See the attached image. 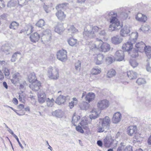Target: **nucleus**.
I'll use <instances>...</instances> for the list:
<instances>
[{
	"label": "nucleus",
	"instance_id": "nucleus-1",
	"mask_svg": "<svg viewBox=\"0 0 151 151\" xmlns=\"http://www.w3.org/2000/svg\"><path fill=\"white\" fill-rule=\"evenodd\" d=\"M105 18L110 20V30L118 31L122 27L120 21L117 18V14L113 11L107 12L105 14Z\"/></svg>",
	"mask_w": 151,
	"mask_h": 151
},
{
	"label": "nucleus",
	"instance_id": "nucleus-2",
	"mask_svg": "<svg viewBox=\"0 0 151 151\" xmlns=\"http://www.w3.org/2000/svg\"><path fill=\"white\" fill-rule=\"evenodd\" d=\"M100 125L98 128L97 132H102L105 131V129H108L110 127L111 123V119L108 116H106L104 118L99 119Z\"/></svg>",
	"mask_w": 151,
	"mask_h": 151
},
{
	"label": "nucleus",
	"instance_id": "nucleus-3",
	"mask_svg": "<svg viewBox=\"0 0 151 151\" xmlns=\"http://www.w3.org/2000/svg\"><path fill=\"white\" fill-rule=\"evenodd\" d=\"M68 4L67 3H64L60 4L56 6V9L57 12L56 13V15L60 20H62L65 18V15L62 10L65 9Z\"/></svg>",
	"mask_w": 151,
	"mask_h": 151
},
{
	"label": "nucleus",
	"instance_id": "nucleus-4",
	"mask_svg": "<svg viewBox=\"0 0 151 151\" xmlns=\"http://www.w3.org/2000/svg\"><path fill=\"white\" fill-rule=\"evenodd\" d=\"M98 40L95 45L97 47L99 48V50L102 52H106L109 51L111 49L110 45L107 43L103 42L100 39H97Z\"/></svg>",
	"mask_w": 151,
	"mask_h": 151
},
{
	"label": "nucleus",
	"instance_id": "nucleus-5",
	"mask_svg": "<svg viewBox=\"0 0 151 151\" xmlns=\"http://www.w3.org/2000/svg\"><path fill=\"white\" fill-rule=\"evenodd\" d=\"M48 76L50 78L56 80L59 77L58 70L52 67H50L48 70Z\"/></svg>",
	"mask_w": 151,
	"mask_h": 151
},
{
	"label": "nucleus",
	"instance_id": "nucleus-6",
	"mask_svg": "<svg viewBox=\"0 0 151 151\" xmlns=\"http://www.w3.org/2000/svg\"><path fill=\"white\" fill-rule=\"evenodd\" d=\"M42 42L43 43L47 42L51 39V31L49 29H46L40 35Z\"/></svg>",
	"mask_w": 151,
	"mask_h": 151
},
{
	"label": "nucleus",
	"instance_id": "nucleus-7",
	"mask_svg": "<svg viewBox=\"0 0 151 151\" xmlns=\"http://www.w3.org/2000/svg\"><path fill=\"white\" fill-rule=\"evenodd\" d=\"M83 35V39L86 40H88L96 37L95 34L92 32L88 31L86 28H84Z\"/></svg>",
	"mask_w": 151,
	"mask_h": 151
},
{
	"label": "nucleus",
	"instance_id": "nucleus-8",
	"mask_svg": "<svg viewBox=\"0 0 151 151\" xmlns=\"http://www.w3.org/2000/svg\"><path fill=\"white\" fill-rule=\"evenodd\" d=\"M57 56L58 59L62 62H64L67 60V52L64 50H60L57 52Z\"/></svg>",
	"mask_w": 151,
	"mask_h": 151
},
{
	"label": "nucleus",
	"instance_id": "nucleus-9",
	"mask_svg": "<svg viewBox=\"0 0 151 151\" xmlns=\"http://www.w3.org/2000/svg\"><path fill=\"white\" fill-rule=\"evenodd\" d=\"M109 101L106 99H104L99 101L97 103L98 108L101 110H103L107 108L109 106Z\"/></svg>",
	"mask_w": 151,
	"mask_h": 151
},
{
	"label": "nucleus",
	"instance_id": "nucleus-10",
	"mask_svg": "<svg viewBox=\"0 0 151 151\" xmlns=\"http://www.w3.org/2000/svg\"><path fill=\"white\" fill-rule=\"evenodd\" d=\"M38 100L40 104L43 103L46 99V94L44 91L40 90L37 93Z\"/></svg>",
	"mask_w": 151,
	"mask_h": 151
},
{
	"label": "nucleus",
	"instance_id": "nucleus-11",
	"mask_svg": "<svg viewBox=\"0 0 151 151\" xmlns=\"http://www.w3.org/2000/svg\"><path fill=\"white\" fill-rule=\"evenodd\" d=\"M29 87L33 91H37L40 89L41 83L38 81H36L29 85Z\"/></svg>",
	"mask_w": 151,
	"mask_h": 151
},
{
	"label": "nucleus",
	"instance_id": "nucleus-12",
	"mask_svg": "<svg viewBox=\"0 0 151 151\" xmlns=\"http://www.w3.org/2000/svg\"><path fill=\"white\" fill-rule=\"evenodd\" d=\"M114 56L115 60L117 61H121L124 59V52L121 50H118L116 52Z\"/></svg>",
	"mask_w": 151,
	"mask_h": 151
},
{
	"label": "nucleus",
	"instance_id": "nucleus-13",
	"mask_svg": "<svg viewBox=\"0 0 151 151\" xmlns=\"http://www.w3.org/2000/svg\"><path fill=\"white\" fill-rule=\"evenodd\" d=\"M122 114L120 112L115 113L112 118V121L113 123L117 124L120 122L122 118Z\"/></svg>",
	"mask_w": 151,
	"mask_h": 151
},
{
	"label": "nucleus",
	"instance_id": "nucleus-14",
	"mask_svg": "<svg viewBox=\"0 0 151 151\" xmlns=\"http://www.w3.org/2000/svg\"><path fill=\"white\" fill-rule=\"evenodd\" d=\"M133 44H134V43H131V42L128 40L127 42L125 43L123 45L122 48L123 50L124 51H130L133 48Z\"/></svg>",
	"mask_w": 151,
	"mask_h": 151
},
{
	"label": "nucleus",
	"instance_id": "nucleus-15",
	"mask_svg": "<svg viewBox=\"0 0 151 151\" xmlns=\"http://www.w3.org/2000/svg\"><path fill=\"white\" fill-rule=\"evenodd\" d=\"M130 32V27L127 26H125L121 30L120 33V35L122 37H125Z\"/></svg>",
	"mask_w": 151,
	"mask_h": 151
},
{
	"label": "nucleus",
	"instance_id": "nucleus-16",
	"mask_svg": "<svg viewBox=\"0 0 151 151\" xmlns=\"http://www.w3.org/2000/svg\"><path fill=\"white\" fill-rule=\"evenodd\" d=\"M138 36V34L137 32H134L132 33L129 35V41L131 43L134 44L137 40Z\"/></svg>",
	"mask_w": 151,
	"mask_h": 151
},
{
	"label": "nucleus",
	"instance_id": "nucleus-17",
	"mask_svg": "<svg viewBox=\"0 0 151 151\" xmlns=\"http://www.w3.org/2000/svg\"><path fill=\"white\" fill-rule=\"evenodd\" d=\"M135 18L139 21L144 22H145L147 19V17L141 13H138L137 15H136Z\"/></svg>",
	"mask_w": 151,
	"mask_h": 151
},
{
	"label": "nucleus",
	"instance_id": "nucleus-18",
	"mask_svg": "<svg viewBox=\"0 0 151 151\" xmlns=\"http://www.w3.org/2000/svg\"><path fill=\"white\" fill-rule=\"evenodd\" d=\"M40 38V35L37 32L32 34L30 37L31 41L33 42H37Z\"/></svg>",
	"mask_w": 151,
	"mask_h": 151
},
{
	"label": "nucleus",
	"instance_id": "nucleus-19",
	"mask_svg": "<svg viewBox=\"0 0 151 151\" xmlns=\"http://www.w3.org/2000/svg\"><path fill=\"white\" fill-rule=\"evenodd\" d=\"M68 97H69L67 96L66 97L65 96L60 95L56 99V103L59 105L62 104H64V102L65 101L66 98Z\"/></svg>",
	"mask_w": 151,
	"mask_h": 151
},
{
	"label": "nucleus",
	"instance_id": "nucleus-20",
	"mask_svg": "<svg viewBox=\"0 0 151 151\" xmlns=\"http://www.w3.org/2000/svg\"><path fill=\"white\" fill-rule=\"evenodd\" d=\"M137 129L136 126H130L127 128V133L129 135L132 136L136 132Z\"/></svg>",
	"mask_w": 151,
	"mask_h": 151
},
{
	"label": "nucleus",
	"instance_id": "nucleus-21",
	"mask_svg": "<svg viewBox=\"0 0 151 151\" xmlns=\"http://www.w3.org/2000/svg\"><path fill=\"white\" fill-rule=\"evenodd\" d=\"M104 56L101 54H99L98 55L96 58H95V61L96 65H99L102 64L103 62Z\"/></svg>",
	"mask_w": 151,
	"mask_h": 151
},
{
	"label": "nucleus",
	"instance_id": "nucleus-22",
	"mask_svg": "<svg viewBox=\"0 0 151 151\" xmlns=\"http://www.w3.org/2000/svg\"><path fill=\"white\" fill-rule=\"evenodd\" d=\"M122 41V39L120 38L119 36H114L111 38V42L112 43L115 45H118L121 43Z\"/></svg>",
	"mask_w": 151,
	"mask_h": 151
},
{
	"label": "nucleus",
	"instance_id": "nucleus-23",
	"mask_svg": "<svg viewBox=\"0 0 151 151\" xmlns=\"http://www.w3.org/2000/svg\"><path fill=\"white\" fill-rule=\"evenodd\" d=\"M64 30L63 24L62 23H58L55 28V32L60 34Z\"/></svg>",
	"mask_w": 151,
	"mask_h": 151
},
{
	"label": "nucleus",
	"instance_id": "nucleus-24",
	"mask_svg": "<svg viewBox=\"0 0 151 151\" xmlns=\"http://www.w3.org/2000/svg\"><path fill=\"white\" fill-rule=\"evenodd\" d=\"M130 79H135L137 77V73L133 71H129L125 73Z\"/></svg>",
	"mask_w": 151,
	"mask_h": 151
},
{
	"label": "nucleus",
	"instance_id": "nucleus-25",
	"mask_svg": "<svg viewBox=\"0 0 151 151\" xmlns=\"http://www.w3.org/2000/svg\"><path fill=\"white\" fill-rule=\"evenodd\" d=\"M21 78V77L18 73H15L13 76V79L12 80V81L14 83H18Z\"/></svg>",
	"mask_w": 151,
	"mask_h": 151
},
{
	"label": "nucleus",
	"instance_id": "nucleus-26",
	"mask_svg": "<svg viewBox=\"0 0 151 151\" xmlns=\"http://www.w3.org/2000/svg\"><path fill=\"white\" fill-rule=\"evenodd\" d=\"M95 97V95L94 93H89L85 96V100L90 102V101L94 100Z\"/></svg>",
	"mask_w": 151,
	"mask_h": 151
},
{
	"label": "nucleus",
	"instance_id": "nucleus-27",
	"mask_svg": "<svg viewBox=\"0 0 151 151\" xmlns=\"http://www.w3.org/2000/svg\"><path fill=\"white\" fill-rule=\"evenodd\" d=\"M100 111H97L96 109H93L91 111L92 114L90 115V118L92 119H95L97 118L99 114L100 113Z\"/></svg>",
	"mask_w": 151,
	"mask_h": 151
},
{
	"label": "nucleus",
	"instance_id": "nucleus-28",
	"mask_svg": "<svg viewBox=\"0 0 151 151\" xmlns=\"http://www.w3.org/2000/svg\"><path fill=\"white\" fill-rule=\"evenodd\" d=\"M52 115L53 116L58 117H61L63 114V111L60 109H58L52 112Z\"/></svg>",
	"mask_w": 151,
	"mask_h": 151
},
{
	"label": "nucleus",
	"instance_id": "nucleus-29",
	"mask_svg": "<svg viewBox=\"0 0 151 151\" xmlns=\"http://www.w3.org/2000/svg\"><path fill=\"white\" fill-rule=\"evenodd\" d=\"M144 50L145 54L148 58H151V47L150 46H145Z\"/></svg>",
	"mask_w": 151,
	"mask_h": 151
},
{
	"label": "nucleus",
	"instance_id": "nucleus-30",
	"mask_svg": "<svg viewBox=\"0 0 151 151\" xmlns=\"http://www.w3.org/2000/svg\"><path fill=\"white\" fill-rule=\"evenodd\" d=\"M81 109L86 110L89 108L90 104L86 102H82L79 105Z\"/></svg>",
	"mask_w": 151,
	"mask_h": 151
},
{
	"label": "nucleus",
	"instance_id": "nucleus-31",
	"mask_svg": "<svg viewBox=\"0 0 151 151\" xmlns=\"http://www.w3.org/2000/svg\"><path fill=\"white\" fill-rule=\"evenodd\" d=\"M145 44L143 42H141L137 43L135 45V47L137 49V50L141 52V50L145 47Z\"/></svg>",
	"mask_w": 151,
	"mask_h": 151
},
{
	"label": "nucleus",
	"instance_id": "nucleus-32",
	"mask_svg": "<svg viewBox=\"0 0 151 151\" xmlns=\"http://www.w3.org/2000/svg\"><path fill=\"white\" fill-rule=\"evenodd\" d=\"M33 27L32 25H28L26 26L24 28V31L25 32V34L27 35L30 34L32 32V29Z\"/></svg>",
	"mask_w": 151,
	"mask_h": 151
},
{
	"label": "nucleus",
	"instance_id": "nucleus-33",
	"mask_svg": "<svg viewBox=\"0 0 151 151\" xmlns=\"http://www.w3.org/2000/svg\"><path fill=\"white\" fill-rule=\"evenodd\" d=\"M21 53L20 52H15L12 56L11 61L13 62H14L16 61V59H17L18 57H21Z\"/></svg>",
	"mask_w": 151,
	"mask_h": 151
},
{
	"label": "nucleus",
	"instance_id": "nucleus-34",
	"mask_svg": "<svg viewBox=\"0 0 151 151\" xmlns=\"http://www.w3.org/2000/svg\"><path fill=\"white\" fill-rule=\"evenodd\" d=\"M151 28L147 24H145V25H143L140 28V29L145 32H151Z\"/></svg>",
	"mask_w": 151,
	"mask_h": 151
},
{
	"label": "nucleus",
	"instance_id": "nucleus-35",
	"mask_svg": "<svg viewBox=\"0 0 151 151\" xmlns=\"http://www.w3.org/2000/svg\"><path fill=\"white\" fill-rule=\"evenodd\" d=\"M101 72V68L98 67H96L92 69L91 73L93 75H97Z\"/></svg>",
	"mask_w": 151,
	"mask_h": 151
},
{
	"label": "nucleus",
	"instance_id": "nucleus-36",
	"mask_svg": "<svg viewBox=\"0 0 151 151\" xmlns=\"http://www.w3.org/2000/svg\"><path fill=\"white\" fill-rule=\"evenodd\" d=\"M112 144L111 140L109 139L108 138H106L104 139V144L105 147H109Z\"/></svg>",
	"mask_w": 151,
	"mask_h": 151
},
{
	"label": "nucleus",
	"instance_id": "nucleus-37",
	"mask_svg": "<svg viewBox=\"0 0 151 151\" xmlns=\"http://www.w3.org/2000/svg\"><path fill=\"white\" fill-rule=\"evenodd\" d=\"M80 119V117L78 115H76L74 114L72 118V124L74 126H76V124Z\"/></svg>",
	"mask_w": 151,
	"mask_h": 151
},
{
	"label": "nucleus",
	"instance_id": "nucleus-38",
	"mask_svg": "<svg viewBox=\"0 0 151 151\" xmlns=\"http://www.w3.org/2000/svg\"><path fill=\"white\" fill-rule=\"evenodd\" d=\"M19 25V23L16 22L14 21L12 22L10 24L9 27L10 29L15 30L18 28Z\"/></svg>",
	"mask_w": 151,
	"mask_h": 151
},
{
	"label": "nucleus",
	"instance_id": "nucleus-39",
	"mask_svg": "<svg viewBox=\"0 0 151 151\" xmlns=\"http://www.w3.org/2000/svg\"><path fill=\"white\" fill-rule=\"evenodd\" d=\"M45 101H46V103L47 107H52L53 106L54 100L52 98L51 99L47 98Z\"/></svg>",
	"mask_w": 151,
	"mask_h": 151
},
{
	"label": "nucleus",
	"instance_id": "nucleus-40",
	"mask_svg": "<svg viewBox=\"0 0 151 151\" xmlns=\"http://www.w3.org/2000/svg\"><path fill=\"white\" fill-rule=\"evenodd\" d=\"M130 56L132 58H136L138 56V51L137 50L133 49L129 52Z\"/></svg>",
	"mask_w": 151,
	"mask_h": 151
},
{
	"label": "nucleus",
	"instance_id": "nucleus-41",
	"mask_svg": "<svg viewBox=\"0 0 151 151\" xmlns=\"http://www.w3.org/2000/svg\"><path fill=\"white\" fill-rule=\"evenodd\" d=\"M29 81V82H34L37 81L36 79L35 75L34 73L30 74L28 76Z\"/></svg>",
	"mask_w": 151,
	"mask_h": 151
},
{
	"label": "nucleus",
	"instance_id": "nucleus-42",
	"mask_svg": "<svg viewBox=\"0 0 151 151\" xmlns=\"http://www.w3.org/2000/svg\"><path fill=\"white\" fill-rule=\"evenodd\" d=\"M77 40L73 38H70L68 41L69 45L72 46H75L77 43Z\"/></svg>",
	"mask_w": 151,
	"mask_h": 151
},
{
	"label": "nucleus",
	"instance_id": "nucleus-43",
	"mask_svg": "<svg viewBox=\"0 0 151 151\" xmlns=\"http://www.w3.org/2000/svg\"><path fill=\"white\" fill-rule=\"evenodd\" d=\"M68 31L69 32H71L72 33L77 32L78 30L74 26L72 25L68 27Z\"/></svg>",
	"mask_w": 151,
	"mask_h": 151
},
{
	"label": "nucleus",
	"instance_id": "nucleus-44",
	"mask_svg": "<svg viewBox=\"0 0 151 151\" xmlns=\"http://www.w3.org/2000/svg\"><path fill=\"white\" fill-rule=\"evenodd\" d=\"M101 30V29L99 28L97 26H94L92 28V32H93L94 34H95L96 37L98 35V33L99 31H100Z\"/></svg>",
	"mask_w": 151,
	"mask_h": 151
},
{
	"label": "nucleus",
	"instance_id": "nucleus-45",
	"mask_svg": "<svg viewBox=\"0 0 151 151\" xmlns=\"http://www.w3.org/2000/svg\"><path fill=\"white\" fill-rule=\"evenodd\" d=\"M116 72L115 70L111 69L109 70L107 73V76L109 78H111L115 75Z\"/></svg>",
	"mask_w": 151,
	"mask_h": 151
},
{
	"label": "nucleus",
	"instance_id": "nucleus-46",
	"mask_svg": "<svg viewBox=\"0 0 151 151\" xmlns=\"http://www.w3.org/2000/svg\"><path fill=\"white\" fill-rule=\"evenodd\" d=\"M1 49L2 51L4 52L6 54H9V51L10 49V47H8L7 45H5L2 47Z\"/></svg>",
	"mask_w": 151,
	"mask_h": 151
},
{
	"label": "nucleus",
	"instance_id": "nucleus-47",
	"mask_svg": "<svg viewBox=\"0 0 151 151\" xmlns=\"http://www.w3.org/2000/svg\"><path fill=\"white\" fill-rule=\"evenodd\" d=\"M45 24V22L42 19H40L38 21L36 25L38 27H42L44 26Z\"/></svg>",
	"mask_w": 151,
	"mask_h": 151
},
{
	"label": "nucleus",
	"instance_id": "nucleus-48",
	"mask_svg": "<svg viewBox=\"0 0 151 151\" xmlns=\"http://www.w3.org/2000/svg\"><path fill=\"white\" fill-rule=\"evenodd\" d=\"M81 62L79 60H78L75 63V68L76 70L78 71H80L81 68Z\"/></svg>",
	"mask_w": 151,
	"mask_h": 151
},
{
	"label": "nucleus",
	"instance_id": "nucleus-49",
	"mask_svg": "<svg viewBox=\"0 0 151 151\" xmlns=\"http://www.w3.org/2000/svg\"><path fill=\"white\" fill-rule=\"evenodd\" d=\"M18 4L21 7L26 4L29 0H17Z\"/></svg>",
	"mask_w": 151,
	"mask_h": 151
},
{
	"label": "nucleus",
	"instance_id": "nucleus-50",
	"mask_svg": "<svg viewBox=\"0 0 151 151\" xmlns=\"http://www.w3.org/2000/svg\"><path fill=\"white\" fill-rule=\"evenodd\" d=\"M146 68L147 70V71L151 73V62L149 63L148 61V60L147 59L146 61Z\"/></svg>",
	"mask_w": 151,
	"mask_h": 151
},
{
	"label": "nucleus",
	"instance_id": "nucleus-51",
	"mask_svg": "<svg viewBox=\"0 0 151 151\" xmlns=\"http://www.w3.org/2000/svg\"><path fill=\"white\" fill-rule=\"evenodd\" d=\"M129 63L134 68L137 67L138 65V63L135 60H130Z\"/></svg>",
	"mask_w": 151,
	"mask_h": 151
},
{
	"label": "nucleus",
	"instance_id": "nucleus-52",
	"mask_svg": "<svg viewBox=\"0 0 151 151\" xmlns=\"http://www.w3.org/2000/svg\"><path fill=\"white\" fill-rule=\"evenodd\" d=\"M138 85H140L142 84H144L146 83V81L145 79L143 78H139L136 81Z\"/></svg>",
	"mask_w": 151,
	"mask_h": 151
},
{
	"label": "nucleus",
	"instance_id": "nucleus-53",
	"mask_svg": "<svg viewBox=\"0 0 151 151\" xmlns=\"http://www.w3.org/2000/svg\"><path fill=\"white\" fill-rule=\"evenodd\" d=\"M116 60L111 57H108L106 58V62L109 64H110Z\"/></svg>",
	"mask_w": 151,
	"mask_h": 151
},
{
	"label": "nucleus",
	"instance_id": "nucleus-54",
	"mask_svg": "<svg viewBox=\"0 0 151 151\" xmlns=\"http://www.w3.org/2000/svg\"><path fill=\"white\" fill-rule=\"evenodd\" d=\"M98 39V38H96V41L95 42V43H93L92 42L90 43V44L89 45V47L91 49H93V48H97L98 49H99V48L97 47V46L95 45L96 43V42L98 40L97 39Z\"/></svg>",
	"mask_w": 151,
	"mask_h": 151
},
{
	"label": "nucleus",
	"instance_id": "nucleus-55",
	"mask_svg": "<svg viewBox=\"0 0 151 151\" xmlns=\"http://www.w3.org/2000/svg\"><path fill=\"white\" fill-rule=\"evenodd\" d=\"M124 143H121L120 146L117 149V151H124L125 145Z\"/></svg>",
	"mask_w": 151,
	"mask_h": 151
},
{
	"label": "nucleus",
	"instance_id": "nucleus-56",
	"mask_svg": "<svg viewBox=\"0 0 151 151\" xmlns=\"http://www.w3.org/2000/svg\"><path fill=\"white\" fill-rule=\"evenodd\" d=\"M11 134L12 135H13V136H14V137L16 139V140H17V142H18L20 146L22 148L23 147L21 143L20 142L19 140V139H18V138L17 136L15 134H14V132H12V133H11Z\"/></svg>",
	"mask_w": 151,
	"mask_h": 151
},
{
	"label": "nucleus",
	"instance_id": "nucleus-57",
	"mask_svg": "<svg viewBox=\"0 0 151 151\" xmlns=\"http://www.w3.org/2000/svg\"><path fill=\"white\" fill-rule=\"evenodd\" d=\"M121 17L124 19H127L128 17V14L125 12H122L121 14Z\"/></svg>",
	"mask_w": 151,
	"mask_h": 151
},
{
	"label": "nucleus",
	"instance_id": "nucleus-58",
	"mask_svg": "<svg viewBox=\"0 0 151 151\" xmlns=\"http://www.w3.org/2000/svg\"><path fill=\"white\" fill-rule=\"evenodd\" d=\"M19 99L22 102H24L25 101V96L23 95H19Z\"/></svg>",
	"mask_w": 151,
	"mask_h": 151
},
{
	"label": "nucleus",
	"instance_id": "nucleus-59",
	"mask_svg": "<svg viewBox=\"0 0 151 151\" xmlns=\"http://www.w3.org/2000/svg\"><path fill=\"white\" fill-rule=\"evenodd\" d=\"M76 129L77 131L80 132L81 133H83L84 132L83 130L82 129V127L79 126H77L76 127Z\"/></svg>",
	"mask_w": 151,
	"mask_h": 151
},
{
	"label": "nucleus",
	"instance_id": "nucleus-60",
	"mask_svg": "<svg viewBox=\"0 0 151 151\" xmlns=\"http://www.w3.org/2000/svg\"><path fill=\"white\" fill-rule=\"evenodd\" d=\"M124 151H132V147L130 146H127L124 148Z\"/></svg>",
	"mask_w": 151,
	"mask_h": 151
},
{
	"label": "nucleus",
	"instance_id": "nucleus-61",
	"mask_svg": "<svg viewBox=\"0 0 151 151\" xmlns=\"http://www.w3.org/2000/svg\"><path fill=\"white\" fill-rule=\"evenodd\" d=\"M4 73L6 76H8L9 74V69L7 68H5L4 71Z\"/></svg>",
	"mask_w": 151,
	"mask_h": 151
},
{
	"label": "nucleus",
	"instance_id": "nucleus-62",
	"mask_svg": "<svg viewBox=\"0 0 151 151\" xmlns=\"http://www.w3.org/2000/svg\"><path fill=\"white\" fill-rule=\"evenodd\" d=\"M76 104L74 103L73 101H71L69 103V106L70 109H72L75 105Z\"/></svg>",
	"mask_w": 151,
	"mask_h": 151
},
{
	"label": "nucleus",
	"instance_id": "nucleus-63",
	"mask_svg": "<svg viewBox=\"0 0 151 151\" xmlns=\"http://www.w3.org/2000/svg\"><path fill=\"white\" fill-rule=\"evenodd\" d=\"M14 5V4L12 2V1L9 2L7 5V6L9 7L13 6Z\"/></svg>",
	"mask_w": 151,
	"mask_h": 151
},
{
	"label": "nucleus",
	"instance_id": "nucleus-64",
	"mask_svg": "<svg viewBox=\"0 0 151 151\" xmlns=\"http://www.w3.org/2000/svg\"><path fill=\"white\" fill-rule=\"evenodd\" d=\"M44 10L47 13H49L50 12V11L48 7L47 6H44Z\"/></svg>",
	"mask_w": 151,
	"mask_h": 151
}]
</instances>
